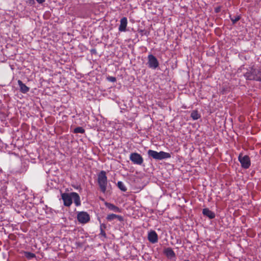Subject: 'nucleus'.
Here are the masks:
<instances>
[{
  "label": "nucleus",
  "mask_w": 261,
  "mask_h": 261,
  "mask_svg": "<svg viewBox=\"0 0 261 261\" xmlns=\"http://www.w3.org/2000/svg\"><path fill=\"white\" fill-rule=\"evenodd\" d=\"M97 182L101 192L105 193L108 185V179L105 171H101L97 175Z\"/></svg>",
  "instance_id": "f257e3e1"
},
{
  "label": "nucleus",
  "mask_w": 261,
  "mask_h": 261,
  "mask_svg": "<svg viewBox=\"0 0 261 261\" xmlns=\"http://www.w3.org/2000/svg\"><path fill=\"white\" fill-rule=\"evenodd\" d=\"M244 76L247 80L261 82V71L256 68H252L244 74Z\"/></svg>",
  "instance_id": "f03ea898"
},
{
  "label": "nucleus",
  "mask_w": 261,
  "mask_h": 261,
  "mask_svg": "<svg viewBox=\"0 0 261 261\" xmlns=\"http://www.w3.org/2000/svg\"><path fill=\"white\" fill-rule=\"evenodd\" d=\"M147 153L149 156L152 157L153 159L156 160H162L171 158V154L169 153L165 152L163 151L157 152L149 149L148 150Z\"/></svg>",
  "instance_id": "7ed1b4c3"
},
{
  "label": "nucleus",
  "mask_w": 261,
  "mask_h": 261,
  "mask_svg": "<svg viewBox=\"0 0 261 261\" xmlns=\"http://www.w3.org/2000/svg\"><path fill=\"white\" fill-rule=\"evenodd\" d=\"M148 62L147 65L149 68L155 69L159 66V62L156 58L152 54L147 57Z\"/></svg>",
  "instance_id": "20e7f679"
},
{
  "label": "nucleus",
  "mask_w": 261,
  "mask_h": 261,
  "mask_svg": "<svg viewBox=\"0 0 261 261\" xmlns=\"http://www.w3.org/2000/svg\"><path fill=\"white\" fill-rule=\"evenodd\" d=\"M129 160L134 164L140 166L143 164L144 161L141 155L137 152L131 153L129 155Z\"/></svg>",
  "instance_id": "39448f33"
},
{
  "label": "nucleus",
  "mask_w": 261,
  "mask_h": 261,
  "mask_svg": "<svg viewBox=\"0 0 261 261\" xmlns=\"http://www.w3.org/2000/svg\"><path fill=\"white\" fill-rule=\"evenodd\" d=\"M238 160L240 162L242 168L244 169H248L251 165L250 158L248 155H245L243 156L241 153L238 156Z\"/></svg>",
  "instance_id": "423d86ee"
},
{
  "label": "nucleus",
  "mask_w": 261,
  "mask_h": 261,
  "mask_svg": "<svg viewBox=\"0 0 261 261\" xmlns=\"http://www.w3.org/2000/svg\"><path fill=\"white\" fill-rule=\"evenodd\" d=\"M77 219L81 223H86L90 221V215L86 212H78Z\"/></svg>",
  "instance_id": "0eeeda50"
},
{
  "label": "nucleus",
  "mask_w": 261,
  "mask_h": 261,
  "mask_svg": "<svg viewBox=\"0 0 261 261\" xmlns=\"http://www.w3.org/2000/svg\"><path fill=\"white\" fill-rule=\"evenodd\" d=\"M61 197L65 206L69 207L71 205L72 201L71 193H61Z\"/></svg>",
  "instance_id": "6e6552de"
},
{
  "label": "nucleus",
  "mask_w": 261,
  "mask_h": 261,
  "mask_svg": "<svg viewBox=\"0 0 261 261\" xmlns=\"http://www.w3.org/2000/svg\"><path fill=\"white\" fill-rule=\"evenodd\" d=\"M147 239L150 243L155 244L158 242V235L154 230H151L148 232Z\"/></svg>",
  "instance_id": "1a4fd4ad"
},
{
  "label": "nucleus",
  "mask_w": 261,
  "mask_h": 261,
  "mask_svg": "<svg viewBox=\"0 0 261 261\" xmlns=\"http://www.w3.org/2000/svg\"><path fill=\"white\" fill-rule=\"evenodd\" d=\"M163 253L166 255V256L169 259H172L176 257V254L171 247H167L164 248L163 250Z\"/></svg>",
  "instance_id": "9d476101"
},
{
  "label": "nucleus",
  "mask_w": 261,
  "mask_h": 261,
  "mask_svg": "<svg viewBox=\"0 0 261 261\" xmlns=\"http://www.w3.org/2000/svg\"><path fill=\"white\" fill-rule=\"evenodd\" d=\"M127 24V19L125 17H122L120 19V24L119 27V31L120 32H125L126 31V27Z\"/></svg>",
  "instance_id": "9b49d317"
},
{
  "label": "nucleus",
  "mask_w": 261,
  "mask_h": 261,
  "mask_svg": "<svg viewBox=\"0 0 261 261\" xmlns=\"http://www.w3.org/2000/svg\"><path fill=\"white\" fill-rule=\"evenodd\" d=\"M106 219L109 221H111L114 220L115 219H117L120 222L123 221L124 220V218L122 216L114 214H111L108 215L106 217Z\"/></svg>",
  "instance_id": "f8f14e48"
},
{
  "label": "nucleus",
  "mask_w": 261,
  "mask_h": 261,
  "mask_svg": "<svg viewBox=\"0 0 261 261\" xmlns=\"http://www.w3.org/2000/svg\"><path fill=\"white\" fill-rule=\"evenodd\" d=\"M71 194L72 197V200H73L75 205L76 206H80L81 204V202L79 195L76 192H71Z\"/></svg>",
  "instance_id": "ddd939ff"
},
{
  "label": "nucleus",
  "mask_w": 261,
  "mask_h": 261,
  "mask_svg": "<svg viewBox=\"0 0 261 261\" xmlns=\"http://www.w3.org/2000/svg\"><path fill=\"white\" fill-rule=\"evenodd\" d=\"M202 214L208 217L210 219H213L215 217V214L208 208H205L202 210Z\"/></svg>",
  "instance_id": "4468645a"
},
{
  "label": "nucleus",
  "mask_w": 261,
  "mask_h": 261,
  "mask_svg": "<svg viewBox=\"0 0 261 261\" xmlns=\"http://www.w3.org/2000/svg\"><path fill=\"white\" fill-rule=\"evenodd\" d=\"M20 91L22 93H27L30 90V88L27 86L21 80L18 81Z\"/></svg>",
  "instance_id": "2eb2a0df"
},
{
  "label": "nucleus",
  "mask_w": 261,
  "mask_h": 261,
  "mask_svg": "<svg viewBox=\"0 0 261 261\" xmlns=\"http://www.w3.org/2000/svg\"><path fill=\"white\" fill-rule=\"evenodd\" d=\"M105 204L106 207L111 211H114L116 213L121 212V209L112 203L106 202Z\"/></svg>",
  "instance_id": "dca6fc26"
},
{
  "label": "nucleus",
  "mask_w": 261,
  "mask_h": 261,
  "mask_svg": "<svg viewBox=\"0 0 261 261\" xmlns=\"http://www.w3.org/2000/svg\"><path fill=\"white\" fill-rule=\"evenodd\" d=\"M201 117L197 110H193L191 114V117L194 120H197Z\"/></svg>",
  "instance_id": "f3484780"
},
{
  "label": "nucleus",
  "mask_w": 261,
  "mask_h": 261,
  "mask_svg": "<svg viewBox=\"0 0 261 261\" xmlns=\"http://www.w3.org/2000/svg\"><path fill=\"white\" fill-rule=\"evenodd\" d=\"M117 186L118 188L123 192H125L127 190V188L124 186V184L121 181H119L117 182Z\"/></svg>",
  "instance_id": "a211bd4d"
},
{
  "label": "nucleus",
  "mask_w": 261,
  "mask_h": 261,
  "mask_svg": "<svg viewBox=\"0 0 261 261\" xmlns=\"http://www.w3.org/2000/svg\"><path fill=\"white\" fill-rule=\"evenodd\" d=\"M24 254L25 257L29 259H30L36 257L35 254L30 252L25 251L24 252Z\"/></svg>",
  "instance_id": "6ab92c4d"
},
{
  "label": "nucleus",
  "mask_w": 261,
  "mask_h": 261,
  "mask_svg": "<svg viewBox=\"0 0 261 261\" xmlns=\"http://www.w3.org/2000/svg\"><path fill=\"white\" fill-rule=\"evenodd\" d=\"M85 132V129L82 127H76L74 129L73 133L75 134H83Z\"/></svg>",
  "instance_id": "aec40b11"
},
{
  "label": "nucleus",
  "mask_w": 261,
  "mask_h": 261,
  "mask_svg": "<svg viewBox=\"0 0 261 261\" xmlns=\"http://www.w3.org/2000/svg\"><path fill=\"white\" fill-rule=\"evenodd\" d=\"M230 20H231L232 24H234L237 21H238L241 19L240 15H237L233 17H231V15L229 16Z\"/></svg>",
  "instance_id": "412c9836"
},
{
  "label": "nucleus",
  "mask_w": 261,
  "mask_h": 261,
  "mask_svg": "<svg viewBox=\"0 0 261 261\" xmlns=\"http://www.w3.org/2000/svg\"><path fill=\"white\" fill-rule=\"evenodd\" d=\"M107 80L111 82H115L116 81V77L113 76H109L108 77H107Z\"/></svg>",
  "instance_id": "4be33fe9"
},
{
  "label": "nucleus",
  "mask_w": 261,
  "mask_h": 261,
  "mask_svg": "<svg viewBox=\"0 0 261 261\" xmlns=\"http://www.w3.org/2000/svg\"><path fill=\"white\" fill-rule=\"evenodd\" d=\"M99 236L100 237H104L105 238H107V234H106V232L105 231V230H100V232L99 234Z\"/></svg>",
  "instance_id": "5701e85b"
},
{
  "label": "nucleus",
  "mask_w": 261,
  "mask_h": 261,
  "mask_svg": "<svg viewBox=\"0 0 261 261\" xmlns=\"http://www.w3.org/2000/svg\"><path fill=\"white\" fill-rule=\"evenodd\" d=\"M221 6H218L214 9V11L216 13H218L221 11Z\"/></svg>",
  "instance_id": "b1692460"
},
{
  "label": "nucleus",
  "mask_w": 261,
  "mask_h": 261,
  "mask_svg": "<svg viewBox=\"0 0 261 261\" xmlns=\"http://www.w3.org/2000/svg\"><path fill=\"white\" fill-rule=\"evenodd\" d=\"M140 32L141 33V35H145V36H148V34H149V33L147 32V31H144V30H141L140 31Z\"/></svg>",
  "instance_id": "393cba45"
},
{
  "label": "nucleus",
  "mask_w": 261,
  "mask_h": 261,
  "mask_svg": "<svg viewBox=\"0 0 261 261\" xmlns=\"http://www.w3.org/2000/svg\"><path fill=\"white\" fill-rule=\"evenodd\" d=\"M107 228V225L105 223L100 224V230H105V229Z\"/></svg>",
  "instance_id": "a878e982"
},
{
  "label": "nucleus",
  "mask_w": 261,
  "mask_h": 261,
  "mask_svg": "<svg viewBox=\"0 0 261 261\" xmlns=\"http://www.w3.org/2000/svg\"><path fill=\"white\" fill-rule=\"evenodd\" d=\"M27 3L30 6H33L35 4V0H28Z\"/></svg>",
  "instance_id": "bb28decb"
},
{
  "label": "nucleus",
  "mask_w": 261,
  "mask_h": 261,
  "mask_svg": "<svg viewBox=\"0 0 261 261\" xmlns=\"http://www.w3.org/2000/svg\"><path fill=\"white\" fill-rule=\"evenodd\" d=\"M221 92V93L222 94H225V93H226V89H225V88H224V87H223V88H222V90H221V92Z\"/></svg>",
  "instance_id": "cd10ccee"
},
{
  "label": "nucleus",
  "mask_w": 261,
  "mask_h": 261,
  "mask_svg": "<svg viewBox=\"0 0 261 261\" xmlns=\"http://www.w3.org/2000/svg\"><path fill=\"white\" fill-rule=\"evenodd\" d=\"M39 4H42L43 3L45 0H36Z\"/></svg>",
  "instance_id": "c85d7f7f"
},
{
  "label": "nucleus",
  "mask_w": 261,
  "mask_h": 261,
  "mask_svg": "<svg viewBox=\"0 0 261 261\" xmlns=\"http://www.w3.org/2000/svg\"><path fill=\"white\" fill-rule=\"evenodd\" d=\"M183 261H190V260H184Z\"/></svg>",
  "instance_id": "c756f323"
}]
</instances>
